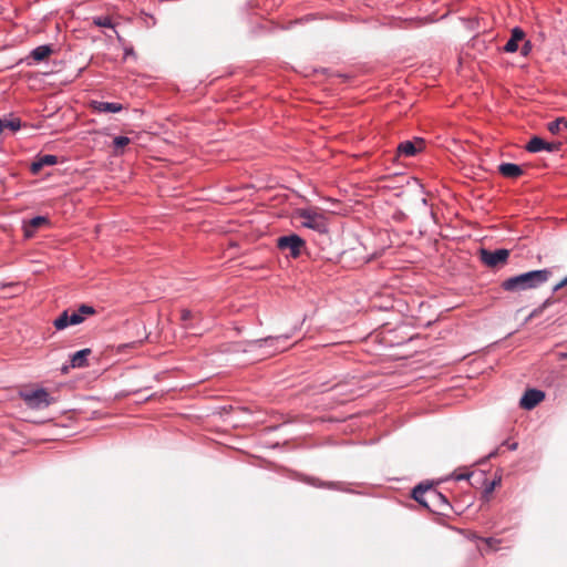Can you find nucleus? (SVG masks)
<instances>
[{
  "mask_svg": "<svg viewBox=\"0 0 567 567\" xmlns=\"http://www.w3.org/2000/svg\"><path fill=\"white\" fill-rule=\"evenodd\" d=\"M412 498L433 513L446 514L452 509L447 497L430 483H420L412 489Z\"/></svg>",
  "mask_w": 567,
  "mask_h": 567,
  "instance_id": "obj_1",
  "label": "nucleus"
},
{
  "mask_svg": "<svg viewBox=\"0 0 567 567\" xmlns=\"http://www.w3.org/2000/svg\"><path fill=\"white\" fill-rule=\"evenodd\" d=\"M551 276L547 268L529 270L505 279L501 287L508 292H519L536 289L546 284Z\"/></svg>",
  "mask_w": 567,
  "mask_h": 567,
  "instance_id": "obj_2",
  "label": "nucleus"
},
{
  "mask_svg": "<svg viewBox=\"0 0 567 567\" xmlns=\"http://www.w3.org/2000/svg\"><path fill=\"white\" fill-rule=\"evenodd\" d=\"M298 216L303 227L319 234H327L329 231L327 217L322 213L312 208H301L298 210Z\"/></svg>",
  "mask_w": 567,
  "mask_h": 567,
  "instance_id": "obj_3",
  "label": "nucleus"
},
{
  "mask_svg": "<svg viewBox=\"0 0 567 567\" xmlns=\"http://www.w3.org/2000/svg\"><path fill=\"white\" fill-rule=\"evenodd\" d=\"M290 337H291L290 334H280V336H276V337L269 336V337L261 338V339L249 340V341H247L248 349H246L245 351L267 347V348H272V350L268 351L266 353V355H271L276 351L286 349L285 342L288 339H290Z\"/></svg>",
  "mask_w": 567,
  "mask_h": 567,
  "instance_id": "obj_4",
  "label": "nucleus"
},
{
  "mask_svg": "<svg viewBox=\"0 0 567 567\" xmlns=\"http://www.w3.org/2000/svg\"><path fill=\"white\" fill-rule=\"evenodd\" d=\"M20 395L29 408L35 410L48 408L54 402V399L50 396L48 391L43 388L31 391H21Z\"/></svg>",
  "mask_w": 567,
  "mask_h": 567,
  "instance_id": "obj_5",
  "label": "nucleus"
},
{
  "mask_svg": "<svg viewBox=\"0 0 567 567\" xmlns=\"http://www.w3.org/2000/svg\"><path fill=\"white\" fill-rule=\"evenodd\" d=\"M306 241L297 234L291 233L277 238V247L281 251H289L291 258H298L301 255Z\"/></svg>",
  "mask_w": 567,
  "mask_h": 567,
  "instance_id": "obj_6",
  "label": "nucleus"
},
{
  "mask_svg": "<svg viewBox=\"0 0 567 567\" xmlns=\"http://www.w3.org/2000/svg\"><path fill=\"white\" fill-rule=\"evenodd\" d=\"M480 260L488 268H495L499 265H504L507 262L509 257V250L506 248H498L495 250H489L486 248H481L478 251Z\"/></svg>",
  "mask_w": 567,
  "mask_h": 567,
  "instance_id": "obj_7",
  "label": "nucleus"
},
{
  "mask_svg": "<svg viewBox=\"0 0 567 567\" xmlns=\"http://www.w3.org/2000/svg\"><path fill=\"white\" fill-rule=\"evenodd\" d=\"M561 142H546L542 137L534 135L525 146V150L529 153H539L546 151L548 153H555L560 151Z\"/></svg>",
  "mask_w": 567,
  "mask_h": 567,
  "instance_id": "obj_8",
  "label": "nucleus"
},
{
  "mask_svg": "<svg viewBox=\"0 0 567 567\" xmlns=\"http://www.w3.org/2000/svg\"><path fill=\"white\" fill-rule=\"evenodd\" d=\"M545 399V392L538 389H527L519 400V406L530 411Z\"/></svg>",
  "mask_w": 567,
  "mask_h": 567,
  "instance_id": "obj_9",
  "label": "nucleus"
},
{
  "mask_svg": "<svg viewBox=\"0 0 567 567\" xmlns=\"http://www.w3.org/2000/svg\"><path fill=\"white\" fill-rule=\"evenodd\" d=\"M84 321V318L80 313H72L69 310H64L58 318L54 319L53 326L56 330H64L70 326H76Z\"/></svg>",
  "mask_w": 567,
  "mask_h": 567,
  "instance_id": "obj_10",
  "label": "nucleus"
},
{
  "mask_svg": "<svg viewBox=\"0 0 567 567\" xmlns=\"http://www.w3.org/2000/svg\"><path fill=\"white\" fill-rule=\"evenodd\" d=\"M58 156L53 154H38L30 165V171L33 175L41 172L44 166H53L58 164Z\"/></svg>",
  "mask_w": 567,
  "mask_h": 567,
  "instance_id": "obj_11",
  "label": "nucleus"
},
{
  "mask_svg": "<svg viewBox=\"0 0 567 567\" xmlns=\"http://www.w3.org/2000/svg\"><path fill=\"white\" fill-rule=\"evenodd\" d=\"M422 138H415V141H403L398 145V154L400 156L412 157L422 150Z\"/></svg>",
  "mask_w": 567,
  "mask_h": 567,
  "instance_id": "obj_12",
  "label": "nucleus"
},
{
  "mask_svg": "<svg viewBox=\"0 0 567 567\" xmlns=\"http://www.w3.org/2000/svg\"><path fill=\"white\" fill-rule=\"evenodd\" d=\"M525 37V32L522 28L515 27L512 29L511 38L504 45L503 50L506 53H514L518 50V42L522 41Z\"/></svg>",
  "mask_w": 567,
  "mask_h": 567,
  "instance_id": "obj_13",
  "label": "nucleus"
},
{
  "mask_svg": "<svg viewBox=\"0 0 567 567\" xmlns=\"http://www.w3.org/2000/svg\"><path fill=\"white\" fill-rule=\"evenodd\" d=\"M498 172L499 174L507 178H518L524 174V171L520 165L507 162L501 163L498 165Z\"/></svg>",
  "mask_w": 567,
  "mask_h": 567,
  "instance_id": "obj_14",
  "label": "nucleus"
},
{
  "mask_svg": "<svg viewBox=\"0 0 567 567\" xmlns=\"http://www.w3.org/2000/svg\"><path fill=\"white\" fill-rule=\"evenodd\" d=\"M92 106L99 113H118L123 110L121 103L93 101Z\"/></svg>",
  "mask_w": 567,
  "mask_h": 567,
  "instance_id": "obj_15",
  "label": "nucleus"
},
{
  "mask_svg": "<svg viewBox=\"0 0 567 567\" xmlns=\"http://www.w3.org/2000/svg\"><path fill=\"white\" fill-rule=\"evenodd\" d=\"M91 353V349L85 348L76 351L71 355L70 365L72 368H84L87 365V357Z\"/></svg>",
  "mask_w": 567,
  "mask_h": 567,
  "instance_id": "obj_16",
  "label": "nucleus"
},
{
  "mask_svg": "<svg viewBox=\"0 0 567 567\" xmlns=\"http://www.w3.org/2000/svg\"><path fill=\"white\" fill-rule=\"evenodd\" d=\"M52 52H53V49H52L51 44H42V45L34 48L31 51L30 56L34 61L41 62V61L45 60L50 54H52Z\"/></svg>",
  "mask_w": 567,
  "mask_h": 567,
  "instance_id": "obj_17",
  "label": "nucleus"
},
{
  "mask_svg": "<svg viewBox=\"0 0 567 567\" xmlns=\"http://www.w3.org/2000/svg\"><path fill=\"white\" fill-rule=\"evenodd\" d=\"M196 319V315L188 309L181 311V321L185 330H197V322H193Z\"/></svg>",
  "mask_w": 567,
  "mask_h": 567,
  "instance_id": "obj_18",
  "label": "nucleus"
},
{
  "mask_svg": "<svg viewBox=\"0 0 567 567\" xmlns=\"http://www.w3.org/2000/svg\"><path fill=\"white\" fill-rule=\"evenodd\" d=\"M48 223V218L44 217V216H34L32 217L30 220H29V225L24 227V235L27 237H31L32 236V230L30 229L33 228V229H37L39 227H41L42 225L47 224Z\"/></svg>",
  "mask_w": 567,
  "mask_h": 567,
  "instance_id": "obj_19",
  "label": "nucleus"
},
{
  "mask_svg": "<svg viewBox=\"0 0 567 567\" xmlns=\"http://www.w3.org/2000/svg\"><path fill=\"white\" fill-rule=\"evenodd\" d=\"M547 128L551 134H557L563 130H567V118L558 117L555 121L548 123Z\"/></svg>",
  "mask_w": 567,
  "mask_h": 567,
  "instance_id": "obj_20",
  "label": "nucleus"
},
{
  "mask_svg": "<svg viewBox=\"0 0 567 567\" xmlns=\"http://www.w3.org/2000/svg\"><path fill=\"white\" fill-rule=\"evenodd\" d=\"M21 120L19 117L2 118V131L9 128L12 132H17L21 128Z\"/></svg>",
  "mask_w": 567,
  "mask_h": 567,
  "instance_id": "obj_21",
  "label": "nucleus"
},
{
  "mask_svg": "<svg viewBox=\"0 0 567 567\" xmlns=\"http://www.w3.org/2000/svg\"><path fill=\"white\" fill-rule=\"evenodd\" d=\"M94 24L97 25V27H101V28H110V29H114L115 25L112 21V19L107 16H100V17H96L94 18Z\"/></svg>",
  "mask_w": 567,
  "mask_h": 567,
  "instance_id": "obj_22",
  "label": "nucleus"
},
{
  "mask_svg": "<svg viewBox=\"0 0 567 567\" xmlns=\"http://www.w3.org/2000/svg\"><path fill=\"white\" fill-rule=\"evenodd\" d=\"M130 141L131 140L127 136H123V135L115 136L113 140V146H114L115 152L118 153V151H121L122 148H124L126 145L130 144Z\"/></svg>",
  "mask_w": 567,
  "mask_h": 567,
  "instance_id": "obj_23",
  "label": "nucleus"
},
{
  "mask_svg": "<svg viewBox=\"0 0 567 567\" xmlns=\"http://www.w3.org/2000/svg\"><path fill=\"white\" fill-rule=\"evenodd\" d=\"M75 313H80V316H82L84 318V316H91V315H94L95 313V309L90 306V305H86V303H82L79 309L76 311H74Z\"/></svg>",
  "mask_w": 567,
  "mask_h": 567,
  "instance_id": "obj_24",
  "label": "nucleus"
},
{
  "mask_svg": "<svg viewBox=\"0 0 567 567\" xmlns=\"http://www.w3.org/2000/svg\"><path fill=\"white\" fill-rule=\"evenodd\" d=\"M309 484L316 486V487H327V488H337V483H333V482H319L318 480L316 478H310L308 481Z\"/></svg>",
  "mask_w": 567,
  "mask_h": 567,
  "instance_id": "obj_25",
  "label": "nucleus"
},
{
  "mask_svg": "<svg viewBox=\"0 0 567 567\" xmlns=\"http://www.w3.org/2000/svg\"><path fill=\"white\" fill-rule=\"evenodd\" d=\"M499 482H501V478L486 481L485 486H484V493L491 494L495 489V487L499 484Z\"/></svg>",
  "mask_w": 567,
  "mask_h": 567,
  "instance_id": "obj_26",
  "label": "nucleus"
},
{
  "mask_svg": "<svg viewBox=\"0 0 567 567\" xmlns=\"http://www.w3.org/2000/svg\"><path fill=\"white\" fill-rule=\"evenodd\" d=\"M484 542L486 543V545L492 548L493 550H497V546L498 544L501 543L499 539H496L494 537H488V538H484Z\"/></svg>",
  "mask_w": 567,
  "mask_h": 567,
  "instance_id": "obj_27",
  "label": "nucleus"
},
{
  "mask_svg": "<svg viewBox=\"0 0 567 567\" xmlns=\"http://www.w3.org/2000/svg\"><path fill=\"white\" fill-rule=\"evenodd\" d=\"M530 50H532L530 41H525L522 47L520 53H522V55L526 56L529 54Z\"/></svg>",
  "mask_w": 567,
  "mask_h": 567,
  "instance_id": "obj_28",
  "label": "nucleus"
},
{
  "mask_svg": "<svg viewBox=\"0 0 567 567\" xmlns=\"http://www.w3.org/2000/svg\"><path fill=\"white\" fill-rule=\"evenodd\" d=\"M544 311L545 310L542 308V306H538L529 313L527 320L540 316Z\"/></svg>",
  "mask_w": 567,
  "mask_h": 567,
  "instance_id": "obj_29",
  "label": "nucleus"
},
{
  "mask_svg": "<svg viewBox=\"0 0 567 567\" xmlns=\"http://www.w3.org/2000/svg\"><path fill=\"white\" fill-rule=\"evenodd\" d=\"M563 288H567V284L565 282V278H563L558 284H556L553 287V292H557V291H559Z\"/></svg>",
  "mask_w": 567,
  "mask_h": 567,
  "instance_id": "obj_30",
  "label": "nucleus"
},
{
  "mask_svg": "<svg viewBox=\"0 0 567 567\" xmlns=\"http://www.w3.org/2000/svg\"><path fill=\"white\" fill-rule=\"evenodd\" d=\"M555 302H556V299L549 297L540 306L544 310H546L548 307L553 306Z\"/></svg>",
  "mask_w": 567,
  "mask_h": 567,
  "instance_id": "obj_31",
  "label": "nucleus"
},
{
  "mask_svg": "<svg viewBox=\"0 0 567 567\" xmlns=\"http://www.w3.org/2000/svg\"><path fill=\"white\" fill-rule=\"evenodd\" d=\"M502 446H507L511 451H515L518 447L517 442L509 443L508 441H504Z\"/></svg>",
  "mask_w": 567,
  "mask_h": 567,
  "instance_id": "obj_32",
  "label": "nucleus"
},
{
  "mask_svg": "<svg viewBox=\"0 0 567 567\" xmlns=\"http://www.w3.org/2000/svg\"><path fill=\"white\" fill-rule=\"evenodd\" d=\"M471 476H472V473H464V474L455 475L454 480L455 481L468 480Z\"/></svg>",
  "mask_w": 567,
  "mask_h": 567,
  "instance_id": "obj_33",
  "label": "nucleus"
},
{
  "mask_svg": "<svg viewBox=\"0 0 567 567\" xmlns=\"http://www.w3.org/2000/svg\"><path fill=\"white\" fill-rule=\"evenodd\" d=\"M405 217H406V216H405V214H404L403 212H401V210H400V212H396V213L394 214V219H395V220H399V221H402Z\"/></svg>",
  "mask_w": 567,
  "mask_h": 567,
  "instance_id": "obj_34",
  "label": "nucleus"
},
{
  "mask_svg": "<svg viewBox=\"0 0 567 567\" xmlns=\"http://www.w3.org/2000/svg\"><path fill=\"white\" fill-rule=\"evenodd\" d=\"M498 451H499L498 447L493 450L484 460L481 461V463H484L485 460H487V458H492V457H495L496 455H498Z\"/></svg>",
  "mask_w": 567,
  "mask_h": 567,
  "instance_id": "obj_35",
  "label": "nucleus"
},
{
  "mask_svg": "<svg viewBox=\"0 0 567 567\" xmlns=\"http://www.w3.org/2000/svg\"><path fill=\"white\" fill-rule=\"evenodd\" d=\"M130 54H134V52H133V49H132V48H131V49H126V50H125V55H130Z\"/></svg>",
  "mask_w": 567,
  "mask_h": 567,
  "instance_id": "obj_36",
  "label": "nucleus"
},
{
  "mask_svg": "<svg viewBox=\"0 0 567 567\" xmlns=\"http://www.w3.org/2000/svg\"><path fill=\"white\" fill-rule=\"evenodd\" d=\"M13 286H17V284L9 282V284L2 285L3 288H6V287H13Z\"/></svg>",
  "mask_w": 567,
  "mask_h": 567,
  "instance_id": "obj_37",
  "label": "nucleus"
},
{
  "mask_svg": "<svg viewBox=\"0 0 567 567\" xmlns=\"http://www.w3.org/2000/svg\"><path fill=\"white\" fill-rule=\"evenodd\" d=\"M421 203H422V205H423V206H427V199H426V198H424V197H423V198L421 199Z\"/></svg>",
  "mask_w": 567,
  "mask_h": 567,
  "instance_id": "obj_38",
  "label": "nucleus"
},
{
  "mask_svg": "<svg viewBox=\"0 0 567 567\" xmlns=\"http://www.w3.org/2000/svg\"><path fill=\"white\" fill-rule=\"evenodd\" d=\"M559 357H560V359H567V352H561V353L559 354Z\"/></svg>",
  "mask_w": 567,
  "mask_h": 567,
  "instance_id": "obj_39",
  "label": "nucleus"
},
{
  "mask_svg": "<svg viewBox=\"0 0 567 567\" xmlns=\"http://www.w3.org/2000/svg\"><path fill=\"white\" fill-rule=\"evenodd\" d=\"M339 76H340V78H342V79H344V80H347V79H348V75H346V74H339Z\"/></svg>",
  "mask_w": 567,
  "mask_h": 567,
  "instance_id": "obj_40",
  "label": "nucleus"
},
{
  "mask_svg": "<svg viewBox=\"0 0 567 567\" xmlns=\"http://www.w3.org/2000/svg\"><path fill=\"white\" fill-rule=\"evenodd\" d=\"M2 133V118H0V134Z\"/></svg>",
  "mask_w": 567,
  "mask_h": 567,
  "instance_id": "obj_41",
  "label": "nucleus"
},
{
  "mask_svg": "<svg viewBox=\"0 0 567 567\" xmlns=\"http://www.w3.org/2000/svg\"><path fill=\"white\" fill-rule=\"evenodd\" d=\"M62 371H63V372H66V371H68V367H63V368H62Z\"/></svg>",
  "mask_w": 567,
  "mask_h": 567,
  "instance_id": "obj_42",
  "label": "nucleus"
}]
</instances>
